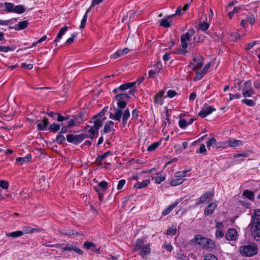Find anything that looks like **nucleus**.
I'll return each mask as SVG.
<instances>
[{
    "mask_svg": "<svg viewBox=\"0 0 260 260\" xmlns=\"http://www.w3.org/2000/svg\"><path fill=\"white\" fill-rule=\"evenodd\" d=\"M251 235L255 241L260 239V209L254 210L251 216V221L249 225Z\"/></svg>",
    "mask_w": 260,
    "mask_h": 260,
    "instance_id": "f257e3e1",
    "label": "nucleus"
},
{
    "mask_svg": "<svg viewBox=\"0 0 260 260\" xmlns=\"http://www.w3.org/2000/svg\"><path fill=\"white\" fill-rule=\"evenodd\" d=\"M258 246L254 242L242 246L239 248V251L242 255L246 257H251L256 255L258 252Z\"/></svg>",
    "mask_w": 260,
    "mask_h": 260,
    "instance_id": "f03ea898",
    "label": "nucleus"
},
{
    "mask_svg": "<svg viewBox=\"0 0 260 260\" xmlns=\"http://www.w3.org/2000/svg\"><path fill=\"white\" fill-rule=\"evenodd\" d=\"M196 34V31L193 28H190L188 30V31L186 32L185 34L181 35V46L183 48V50L182 51L183 54H185L187 52V51L186 50L187 47V42L190 40V38L191 36H194Z\"/></svg>",
    "mask_w": 260,
    "mask_h": 260,
    "instance_id": "7ed1b4c3",
    "label": "nucleus"
},
{
    "mask_svg": "<svg viewBox=\"0 0 260 260\" xmlns=\"http://www.w3.org/2000/svg\"><path fill=\"white\" fill-rule=\"evenodd\" d=\"M87 137L88 135L84 133L79 135L68 134L67 135V140L68 142L77 145Z\"/></svg>",
    "mask_w": 260,
    "mask_h": 260,
    "instance_id": "20e7f679",
    "label": "nucleus"
},
{
    "mask_svg": "<svg viewBox=\"0 0 260 260\" xmlns=\"http://www.w3.org/2000/svg\"><path fill=\"white\" fill-rule=\"evenodd\" d=\"M210 238L204 237L201 235H196L190 240V242L195 245H199L206 247L209 243Z\"/></svg>",
    "mask_w": 260,
    "mask_h": 260,
    "instance_id": "39448f33",
    "label": "nucleus"
},
{
    "mask_svg": "<svg viewBox=\"0 0 260 260\" xmlns=\"http://www.w3.org/2000/svg\"><path fill=\"white\" fill-rule=\"evenodd\" d=\"M214 197L212 192L206 191L197 201L196 205H199L211 202Z\"/></svg>",
    "mask_w": 260,
    "mask_h": 260,
    "instance_id": "423d86ee",
    "label": "nucleus"
},
{
    "mask_svg": "<svg viewBox=\"0 0 260 260\" xmlns=\"http://www.w3.org/2000/svg\"><path fill=\"white\" fill-rule=\"evenodd\" d=\"M136 84V82H126L123 84L121 85L118 87L115 88L113 90V92L114 93H117L118 92H123L125 91L127 89L132 88Z\"/></svg>",
    "mask_w": 260,
    "mask_h": 260,
    "instance_id": "0eeeda50",
    "label": "nucleus"
},
{
    "mask_svg": "<svg viewBox=\"0 0 260 260\" xmlns=\"http://www.w3.org/2000/svg\"><path fill=\"white\" fill-rule=\"evenodd\" d=\"M87 112L85 108H83L77 115L73 116L75 118L78 124L83 122L87 119Z\"/></svg>",
    "mask_w": 260,
    "mask_h": 260,
    "instance_id": "6e6552de",
    "label": "nucleus"
},
{
    "mask_svg": "<svg viewBox=\"0 0 260 260\" xmlns=\"http://www.w3.org/2000/svg\"><path fill=\"white\" fill-rule=\"evenodd\" d=\"M50 247H54L56 248H61L62 251H71L74 249V246L71 245L70 244H64V243H57L54 245H47Z\"/></svg>",
    "mask_w": 260,
    "mask_h": 260,
    "instance_id": "1a4fd4ad",
    "label": "nucleus"
},
{
    "mask_svg": "<svg viewBox=\"0 0 260 260\" xmlns=\"http://www.w3.org/2000/svg\"><path fill=\"white\" fill-rule=\"evenodd\" d=\"M37 123V129L38 131H45L49 125L48 119L45 117L43 118L42 122L40 120H37L36 122Z\"/></svg>",
    "mask_w": 260,
    "mask_h": 260,
    "instance_id": "9d476101",
    "label": "nucleus"
},
{
    "mask_svg": "<svg viewBox=\"0 0 260 260\" xmlns=\"http://www.w3.org/2000/svg\"><path fill=\"white\" fill-rule=\"evenodd\" d=\"M89 123H93V125L90 127V128L96 132V135H98L99 130L103 125V120L100 118H97L95 119H91L89 121Z\"/></svg>",
    "mask_w": 260,
    "mask_h": 260,
    "instance_id": "9b49d317",
    "label": "nucleus"
},
{
    "mask_svg": "<svg viewBox=\"0 0 260 260\" xmlns=\"http://www.w3.org/2000/svg\"><path fill=\"white\" fill-rule=\"evenodd\" d=\"M203 57L201 55H198L193 58V62H190V66H192L193 69L199 68L203 65Z\"/></svg>",
    "mask_w": 260,
    "mask_h": 260,
    "instance_id": "f8f14e48",
    "label": "nucleus"
},
{
    "mask_svg": "<svg viewBox=\"0 0 260 260\" xmlns=\"http://www.w3.org/2000/svg\"><path fill=\"white\" fill-rule=\"evenodd\" d=\"M173 18L174 15H169L165 16L160 20L159 22L160 25L167 28L170 27L171 23L173 22L172 19Z\"/></svg>",
    "mask_w": 260,
    "mask_h": 260,
    "instance_id": "ddd939ff",
    "label": "nucleus"
},
{
    "mask_svg": "<svg viewBox=\"0 0 260 260\" xmlns=\"http://www.w3.org/2000/svg\"><path fill=\"white\" fill-rule=\"evenodd\" d=\"M237 232L235 229H229L225 234V238L228 241H234L236 239Z\"/></svg>",
    "mask_w": 260,
    "mask_h": 260,
    "instance_id": "4468645a",
    "label": "nucleus"
},
{
    "mask_svg": "<svg viewBox=\"0 0 260 260\" xmlns=\"http://www.w3.org/2000/svg\"><path fill=\"white\" fill-rule=\"evenodd\" d=\"M139 254L142 257L149 255L151 252L150 245L148 243H146L145 246L139 250Z\"/></svg>",
    "mask_w": 260,
    "mask_h": 260,
    "instance_id": "2eb2a0df",
    "label": "nucleus"
},
{
    "mask_svg": "<svg viewBox=\"0 0 260 260\" xmlns=\"http://www.w3.org/2000/svg\"><path fill=\"white\" fill-rule=\"evenodd\" d=\"M145 242L146 241L143 238L137 239L135 246L132 250V251L133 252H135L138 250H139L141 248H142L145 246L146 244Z\"/></svg>",
    "mask_w": 260,
    "mask_h": 260,
    "instance_id": "dca6fc26",
    "label": "nucleus"
},
{
    "mask_svg": "<svg viewBox=\"0 0 260 260\" xmlns=\"http://www.w3.org/2000/svg\"><path fill=\"white\" fill-rule=\"evenodd\" d=\"M217 205L216 203H211L209 204L205 208L204 210V215L208 216L211 215L214 210L216 208Z\"/></svg>",
    "mask_w": 260,
    "mask_h": 260,
    "instance_id": "f3484780",
    "label": "nucleus"
},
{
    "mask_svg": "<svg viewBox=\"0 0 260 260\" xmlns=\"http://www.w3.org/2000/svg\"><path fill=\"white\" fill-rule=\"evenodd\" d=\"M129 52V49L127 48H124L123 49L118 50L114 54L111 55V58L114 59L119 57L123 55L126 54Z\"/></svg>",
    "mask_w": 260,
    "mask_h": 260,
    "instance_id": "a211bd4d",
    "label": "nucleus"
},
{
    "mask_svg": "<svg viewBox=\"0 0 260 260\" xmlns=\"http://www.w3.org/2000/svg\"><path fill=\"white\" fill-rule=\"evenodd\" d=\"M28 24V22L27 20L20 21L18 23L17 26H10V29H15L16 30H23L25 29Z\"/></svg>",
    "mask_w": 260,
    "mask_h": 260,
    "instance_id": "6ab92c4d",
    "label": "nucleus"
},
{
    "mask_svg": "<svg viewBox=\"0 0 260 260\" xmlns=\"http://www.w3.org/2000/svg\"><path fill=\"white\" fill-rule=\"evenodd\" d=\"M108 107L106 106L105 107L103 110L94 116H93L92 117V119H95L97 118H100L101 119L104 120L106 119V117L105 116V114L106 112L108 111Z\"/></svg>",
    "mask_w": 260,
    "mask_h": 260,
    "instance_id": "aec40b11",
    "label": "nucleus"
},
{
    "mask_svg": "<svg viewBox=\"0 0 260 260\" xmlns=\"http://www.w3.org/2000/svg\"><path fill=\"white\" fill-rule=\"evenodd\" d=\"M31 159V155L30 154H27L25 157H19L16 158V161L18 164L22 165L24 163L30 161Z\"/></svg>",
    "mask_w": 260,
    "mask_h": 260,
    "instance_id": "412c9836",
    "label": "nucleus"
},
{
    "mask_svg": "<svg viewBox=\"0 0 260 260\" xmlns=\"http://www.w3.org/2000/svg\"><path fill=\"white\" fill-rule=\"evenodd\" d=\"M114 109L116 111L115 114H114L112 113H110L109 114V117L111 119L120 121L122 116L121 110L120 109H116V108L115 107Z\"/></svg>",
    "mask_w": 260,
    "mask_h": 260,
    "instance_id": "4be33fe9",
    "label": "nucleus"
},
{
    "mask_svg": "<svg viewBox=\"0 0 260 260\" xmlns=\"http://www.w3.org/2000/svg\"><path fill=\"white\" fill-rule=\"evenodd\" d=\"M69 27L67 26H64L62 27L59 31L56 39L54 40V43H56L59 41V40L62 38V37L64 35L66 32L68 30Z\"/></svg>",
    "mask_w": 260,
    "mask_h": 260,
    "instance_id": "5701e85b",
    "label": "nucleus"
},
{
    "mask_svg": "<svg viewBox=\"0 0 260 260\" xmlns=\"http://www.w3.org/2000/svg\"><path fill=\"white\" fill-rule=\"evenodd\" d=\"M206 249L210 251L214 252L217 250V246L212 239H210Z\"/></svg>",
    "mask_w": 260,
    "mask_h": 260,
    "instance_id": "b1692460",
    "label": "nucleus"
},
{
    "mask_svg": "<svg viewBox=\"0 0 260 260\" xmlns=\"http://www.w3.org/2000/svg\"><path fill=\"white\" fill-rule=\"evenodd\" d=\"M179 201H176L172 205L169 206L168 208L163 210L162 214L166 216L169 214L178 204Z\"/></svg>",
    "mask_w": 260,
    "mask_h": 260,
    "instance_id": "393cba45",
    "label": "nucleus"
},
{
    "mask_svg": "<svg viewBox=\"0 0 260 260\" xmlns=\"http://www.w3.org/2000/svg\"><path fill=\"white\" fill-rule=\"evenodd\" d=\"M61 125H62V123L57 124V123H54L51 124L48 127V129L51 132L55 133L60 129Z\"/></svg>",
    "mask_w": 260,
    "mask_h": 260,
    "instance_id": "a878e982",
    "label": "nucleus"
},
{
    "mask_svg": "<svg viewBox=\"0 0 260 260\" xmlns=\"http://www.w3.org/2000/svg\"><path fill=\"white\" fill-rule=\"evenodd\" d=\"M150 183V180L146 179L142 182H137L134 184V187L136 188H142L147 186Z\"/></svg>",
    "mask_w": 260,
    "mask_h": 260,
    "instance_id": "bb28decb",
    "label": "nucleus"
},
{
    "mask_svg": "<svg viewBox=\"0 0 260 260\" xmlns=\"http://www.w3.org/2000/svg\"><path fill=\"white\" fill-rule=\"evenodd\" d=\"M111 153V151H108L106 152H105L103 155H99L96 158V162L99 165H101L102 161L105 159Z\"/></svg>",
    "mask_w": 260,
    "mask_h": 260,
    "instance_id": "cd10ccee",
    "label": "nucleus"
},
{
    "mask_svg": "<svg viewBox=\"0 0 260 260\" xmlns=\"http://www.w3.org/2000/svg\"><path fill=\"white\" fill-rule=\"evenodd\" d=\"M54 142H56L58 144H63L66 142V138L62 134L59 133L55 139L53 140Z\"/></svg>",
    "mask_w": 260,
    "mask_h": 260,
    "instance_id": "c85d7f7f",
    "label": "nucleus"
},
{
    "mask_svg": "<svg viewBox=\"0 0 260 260\" xmlns=\"http://www.w3.org/2000/svg\"><path fill=\"white\" fill-rule=\"evenodd\" d=\"M117 101V106L118 108H116V109H120L121 112V115L122 114L123 111L122 110L124 109L126 105H127V102L126 101H124L122 100H116Z\"/></svg>",
    "mask_w": 260,
    "mask_h": 260,
    "instance_id": "c756f323",
    "label": "nucleus"
},
{
    "mask_svg": "<svg viewBox=\"0 0 260 260\" xmlns=\"http://www.w3.org/2000/svg\"><path fill=\"white\" fill-rule=\"evenodd\" d=\"M243 196L249 200L252 201L254 200V193L252 191L245 190L243 192Z\"/></svg>",
    "mask_w": 260,
    "mask_h": 260,
    "instance_id": "7c9ffc66",
    "label": "nucleus"
},
{
    "mask_svg": "<svg viewBox=\"0 0 260 260\" xmlns=\"http://www.w3.org/2000/svg\"><path fill=\"white\" fill-rule=\"evenodd\" d=\"M23 232L21 231H17L12 233H6V235L7 237H12L13 238H17L22 236Z\"/></svg>",
    "mask_w": 260,
    "mask_h": 260,
    "instance_id": "2f4dec72",
    "label": "nucleus"
},
{
    "mask_svg": "<svg viewBox=\"0 0 260 260\" xmlns=\"http://www.w3.org/2000/svg\"><path fill=\"white\" fill-rule=\"evenodd\" d=\"M5 6L6 8L5 11L7 13H13V10H14L15 5L14 4L9 3V2H6L5 4Z\"/></svg>",
    "mask_w": 260,
    "mask_h": 260,
    "instance_id": "473e14b6",
    "label": "nucleus"
},
{
    "mask_svg": "<svg viewBox=\"0 0 260 260\" xmlns=\"http://www.w3.org/2000/svg\"><path fill=\"white\" fill-rule=\"evenodd\" d=\"M90 11V8H89L87 10H86V13H85L82 20H81V24H80V28L81 29L84 28L85 26V24H86V22L87 21V14H88V13H89Z\"/></svg>",
    "mask_w": 260,
    "mask_h": 260,
    "instance_id": "72a5a7b5",
    "label": "nucleus"
},
{
    "mask_svg": "<svg viewBox=\"0 0 260 260\" xmlns=\"http://www.w3.org/2000/svg\"><path fill=\"white\" fill-rule=\"evenodd\" d=\"M207 146L208 148H209L212 146H215L216 148H218L219 146L217 145V141L215 138L214 137L211 138L207 142Z\"/></svg>",
    "mask_w": 260,
    "mask_h": 260,
    "instance_id": "f704fd0d",
    "label": "nucleus"
},
{
    "mask_svg": "<svg viewBox=\"0 0 260 260\" xmlns=\"http://www.w3.org/2000/svg\"><path fill=\"white\" fill-rule=\"evenodd\" d=\"M25 11V8L22 5L15 6L14 10L13 13H16L17 14H22Z\"/></svg>",
    "mask_w": 260,
    "mask_h": 260,
    "instance_id": "c9c22d12",
    "label": "nucleus"
},
{
    "mask_svg": "<svg viewBox=\"0 0 260 260\" xmlns=\"http://www.w3.org/2000/svg\"><path fill=\"white\" fill-rule=\"evenodd\" d=\"M110 131H113L114 132L115 131V129L112 128L108 123L106 122L105 124L104 130L101 131V133L102 134H105L109 133Z\"/></svg>",
    "mask_w": 260,
    "mask_h": 260,
    "instance_id": "e433bc0d",
    "label": "nucleus"
},
{
    "mask_svg": "<svg viewBox=\"0 0 260 260\" xmlns=\"http://www.w3.org/2000/svg\"><path fill=\"white\" fill-rule=\"evenodd\" d=\"M210 24L206 21H203L200 23L199 25V28L201 30L205 31L207 30L209 27Z\"/></svg>",
    "mask_w": 260,
    "mask_h": 260,
    "instance_id": "4c0bfd02",
    "label": "nucleus"
},
{
    "mask_svg": "<svg viewBox=\"0 0 260 260\" xmlns=\"http://www.w3.org/2000/svg\"><path fill=\"white\" fill-rule=\"evenodd\" d=\"M242 143L241 141L238 140H229L228 141V144L231 147H236Z\"/></svg>",
    "mask_w": 260,
    "mask_h": 260,
    "instance_id": "58836bf2",
    "label": "nucleus"
},
{
    "mask_svg": "<svg viewBox=\"0 0 260 260\" xmlns=\"http://www.w3.org/2000/svg\"><path fill=\"white\" fill-rule=\"evenodd\" d=\"M185 179L182 178H177L175 180H172L170 182V185L173 186H177L178 185H180L182 184Z\"/></svg>",
    "mask_w": 260,
    "mask_h": 260,
    "instance_id": "ea45409f",
    "label": "nucleus"
},
{
    "mask_svg": "<svg viewBox=\"0 0 260 260\" xmlns=\"http://www.w3.org/2000/svg\"><path fill=\"white\" fill-rule=\"evenodd\" d=\"M247 22H248L251 25H253L255 22V19L254 15L251 13H249L246 16Z\"/></svg>",
    "mask_w": 260,
    "mask_h": 260,
    "instance_id": "a19ab883",
    "label": "nucleus"
},
{
    "mask_svg": "<svg viewBox=\"0 0 260 260\" xmlns=\"http://www.w3.org/2000/svg\"><path fill=\"white\" fill-rule=\"evenodd\" d=\"M160 142H156L150 145L147 148V151L151 152L155 150L160 145Z\"/></svg>",
    "mask_w": 260,
    "mask_h": 260,
    "instance_id": "79ce46f5",
    "label": "nucleus"
},
{
    "mask_svg": "<svg viewBox=\"0 0 260 260\" xmlns=\"http://www.w3.org/2000/svg\"><path fill=\"white\" fill-rule=\"evenodd\" d=\"M242 91H243L242 94L244 97H250L254 93L252 89H247L246 90H242Z\"/></svg>",
    "mask_w": 260,
    "mask_h": 260,
    "instance_id": "37998d69",
    "label": "nucleus"
},
{
    "mask_svg": "<svg viewBox=\"0 0 260 260\" xmlns=\"http://www.w3.org/2000/svg\"><path fill=\"white\" fill-rule=\"evenodd\" d=\"M206 73L203 70H202L200 71L197 72L196 76L194 78V80H199L201 79V78L205 75Z\"/></svg>",
    "mask_w": 260,
    "mask_h": 260,
    "instance_id": "c03bdc74",
    "label": "nucleus"
},
{
    "mask_svg": "<svg viewBox=\"0 0 260 260\" xmlns=\"http://www.w3.org/2000/svg\"><path fill=\"white\" fill-rule=\"evenodd\" d=\"M99 186L101 188V189L102 190L103 192H105L106 190L108 189V183L105 181L103 180L102 182H100L99 183Z\"/></svg>",
    "mask_w": 260,
    "mask_h": 260,
    "instance_id": "a18cd8bd",
    "label": "nucleus"
},
{
    "mask_svg": "<svg viewBox=\"0 0 260 260\" xmlns=\"http://www.w3.org/2000/svg\"><path fill=\"white\" fill-rule=\"evenodd\" d=\"M205 107V110L207 112V113L209 115L211 114L213 112L216 111V109L212 106H208L207 104H205L204 105Z\"/></svg>",
    "mask_w": 260,
    "mask_h": 260,
    "instance_id": "49530a36",
    "label": "nucleus"
},
{
    "mask_svg": "<svg viewBox=\"0 0 260 260\" xmlns=\"http://www.w3.org/2000/svg\"><path fill=\"white\" fill-rule=\"evenodd\" d=\"M124 98L129 99L130 96L128 93H119L115 95V100H122Z\"/></svg>",
    "mask_w": 260,
    "mask_h": 260,
    "instance_id": "de8ad7c7",
    "label": "nucleus"
},
{
    "mask_svg": "<svg viewBox=\"0 0 260 260\" xmlns=\"http://www.w3.org/2000/svg\"><path fill=\"white\" fill-rule=\"evenodd\" d=\"M83 247L87 249L91 250L93 247H95V244L91 242L86 241L83 244Z\"/></svg>",
    "mask_w": 260,
    "mask_h": 260,
    "instance_id": "09e8293b",
    "label": "nucleus"
},
{
    "mask_svg": "<svg viewBox=\"0 0 260 260\" xmlns=\"http://www.w3.org/2000/svg\"><path fill=\"white\" fill-rule=\"evenodd\" d=\"M77 35H78L77 32H74V33L72 34L71 35V37L69 38L68 39H67V40L66 41V42L65 43V44L70 45V44H72L74 42V39L77 37Z\"/></svg>",
    "mask_w": 260,
    "mask_h": 260,
    "instance_id": "8fccbe9b",
    "label": "nucleus"
},
{
    "mask_svg": "<svg viewBox=\"0 0 260 260\" xmlns=\"http://www.w3.org/2000/svg\"><path fill=\"white\" fill-rule=\"evenodd\" d=\"M196 153L205 155L207 153V150L206 149L205 145L204 144H202L200 145V149L196 151Z\"/></svg>",
    "mask_w": 260,
    "mask_h": 260,
    "instance_id": "3c124183",
    "label": "nucleus"
},
{
    "mask_svg": "<svg viewBox=\"0 0 260 260\" xmlns=\"http://www.w3.org/2000/svg\"><path fill=\"white\" fill-rule=\"evenodd\" d=\"M204 260H218V258L213 254L207 253L205 255Z\"/></svg>",
    "mask_w": 260,
    "mask_h": 260,
    "instance_id": "603ef678",
    "label": "nucleus"
},
{
    "mask_svg": "<svg viewBox=\"0 0 260 260\" xmlns=\"http://www.w3.org/2000/svg\"><path fill=\"white\" fill-rule=\"evenodd\" d=\"M166 179L165 176H158L157 177H153L152 179L154 180L155 182L157 184H159Z\"/></svg>",
    "mask_w": 260,
    "mask_h": 260,
    "instance_id": "864d4df0",
    "label": "nucleus"
},
{
    "mask_svg": "<svg viewBox=\"0 0 260 260\" xmlns=\"http://www.w3.org/2000/svg\"><path fill=\"white\" fill-rule=\"evenodd\" d=\"M9 186V183L8 181L3 180H0V187L2 188L7 189L8 188Z\"/></svg>",
    "mask_w": 260,
    "mask_h": 260,
    "instance_id": "5fc2aeb1",
    "label": "nucleus"
},
{
    "mask_svg": "<svg viewBox=\"0 0 260 260\" xmlns=\"http://www.w3.org/2000/svg\"><path fill=\"white\" fill-rule=\"evenodd\" d=\"M77 123L78 122L77 120L74 117V118L70 119V120L68 122V124L67 125L68 127L71 128L75 125H77Z\"/></svg>",
    "mask_w": 260,
    "mask_h": 260,
    "instance_id": "6e6d98bb",
    "label": "nucleus"
},
{
    "mask_svg": "<svg viewBox=\"0 0 260 260\" xmlns=\"http://www.w3.org/2000/svg\"><path fill=\"white\" fill-rule=\"evenodd\" d=\"M14 48L10 46H0V51L3 52H7L10 51H13Z\"/></svg>",
    "mask_w": 260,
    "mask_h": 260,
    "instance_id": "4d7b16f0",
    "label": "nucleus"
},
{
    "mask_svg": "<svg viewBox=\"0 0 260 260\" xmlns=\"http://www.w3.org/2000/svg\"><path fill=\"white\" fill-rule=\"evenodd\" d=\"M176 258L177 260H189L187 256L182 253H177Z\"/></svg>",
    "mask_w": 260,
    "mask_h": 260,
    "instance_id": "13d9d810",
    "label": "nucleus"
},
{
    "mask_svg": "<svg viewBox=\"0 0 260 260\" xmlns=\"http://www.w3.org/2000/svg\"><path fill=\"white\" fill-rule=\"evenodd\" d=\"M242 102L248 106H253L255 105L254 102L252 100L245 99L242 100Z\"/></svg>",
    "mask_w": 260,
    "mask_h": 260,
    "instance_id": "bf43d9fd",
    "label": "nucleus"
},
{
    "mask_svg": "<svg viewBox=\"0 0 260 260\" xmlns=\"http://www.w3.org/2000/svg\"><path fill=\"white\" fill-rule=\"evenodd\" d=\"M70 128L68 126V125H62L60 132H59L60 134H64L68 132H71V130H69V129Z\"/></svg>",
    "mask_w": 260,
    "mask_h": 260,
    "instance_id": "052dcab7",
    "label": "nucleus"
},
{
    "mask_svg": "<svg viewBox=\"0 0 260 260\" xmlns=\"http://www.w3.org/2000/svg\"><path fill=\"white\" fill-rule=\"evenodd\" d=\"M88 133L90 134L88 135L87 138H89L91 141H93L95 135H96V132L94 131L93 128H90L88 130Z\"/></svg>",
    "mask_w": 260,
    "mask_h": 260,
    "instance_id": "680f3d73",
    "label": "nucleus"
},
{
    "mask_svg": "<svg viewBox=\"0 0 260 260\" xmlns=\"http://www.w3.org/2000/svg\"><path fill=\"white\" fill-rule=\"evenodd\" d=\"M179 125L180 128H185L186 127H187V121L186 120L184 119H180L179 121Z\"/></svg>",
    "mask_w": 260,
    "mask_h": 260,
    "instance_id": "e2e57ef3",
    "label": "nucleus"
},
{
    "mask_svg": "<svg viewBox=\"0 0 260 260\" xmlns=\"http://www.w3.org/2000/svg\"><path fill=\"white\" fill-rule=\"evenodd\" d=\"M178 94V93L176 92L175 90H169L167 92V95L166 97H168L169 98H173L176 95Z\"/></svg>",
    "mask_w": 260,
    "mask_h": 260,
    "instance_id": "0e129e2a",
    "label": "nucleus"
},
{
    "mask_svg": "<svg viewBox=\"0 0 260 260\" xmlns=\"http://www.w3.org/2000/svg\"><path fill=\"white\" fill-rule=\"evenodd\" d=\"M190 171V170H185L183 172H178L176 173L175 176L177 177H184L186 176L187 173Z\"/></svg>",
    "mask_w": 260,
    "mask_h": 260,
    "instance_id": "69168bd1",
    "label": "nucleus"
},
{
    "mask_svg": "<svg viewBox=\"0 0 260 260\" xmlns=\"http://www.w3.org/2000/svg\"><path fill=\"white\" fill-rule=\"evenodd\" d=\"M122 113L123 115L122 119H124V120L125 119L127 120L130 116V112L129 109L128 108L125 109L123 113Z\"/></svg>",
    "mask_w": 260,
    "mask_h": 260,
    "instance_id": "338daca9",
    "label": "nucleus"
},
{
    "mask_svg": "<svg viewBox=\"0 0 260 260\" xmlns=\"http://www.w3.org/2000/svg\"><path fill=\"white\" fill-rule=\"evenodd\" d=\"M177 230L175 228H170L167 231V234L168 235H174L176 234Z\"/></svg>",
    "mask_w": 260,
    "mask_h": 260,
    "instance_id": "774afa93",
    "label": "nucleus"
}]
</instances>
